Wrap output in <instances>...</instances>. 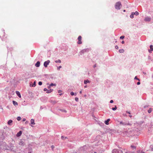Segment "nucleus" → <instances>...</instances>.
<instances>
[{
	"label": "nucleus",
	"instance_id": "nucleus-1",
	"mask_svg": "<svg viewBox=\"0 0 153 153\" xmlns=\"http://www.w3.org/2000/svg\"><path fill=\"white\" fill-rule=\"evenodd\" d=\"M131 149H132V150H133L132 151H128L127 152H126L125 153H134V152L135 151L136 147L134 146L131 145L130 146Z\"/></svg>",
	"mask_w": 153,
	"mask_h": 153
},
{
	"label": "nucleus",
	"instance_id": "nucleus-2",
	"mask_svg": "<svg viewBox=\"0 0 153 153\" xmlns=\"http://www.w3.org/2000/svg\"><path fill=\"white\" fill-rule=\"evenodd\" d=\"M121 6V4L120 2L119 1L117 2L115 5V8L117 10H119L120 8V7Z\"/></svg>",
	"mask_w": 153,
	"mask_h": 153
},
{
	"label": "nucleus",
	"instance_id": "nucleus-3",
	"mask_svg": "<svg viewBox=\"0 0 153 153\" xmlns=\"http://www.w3.org/2000/svg\"><path fill=\"white\" fill-rule=\"evenodd\" d=\"M112 153H123L122 150H119L117 149H114L112 151Z\"/></svg>",
	"mask_w": 153,
	"mask_h": 153
},
{
	"label": "nucleus",
	"instance_id": "nucleus-4",
	"mask_svg": "<svg viewBox=\"0 0 153 153\" xmlns=\"http://www.w3.org/2000/svg\"><path fill=\"white\" fill-rule=\"evenodd\" d=\"M120 124L122 125H129V126H131V124L130 123H129L128 122H120Z\"/></svg>",
	"mask_w": 153,
	"mask_h": 153
},
{
	"label": "nucleus",
	"instance_id": "nucleus-5",
	"mask_svg": "<svg viewBox=\"0 0 153 153\" xmlns=\"http://www.w3.org/2000/svg\"><path fill=\"white\" fill-rule=\"evenodd\" d=\"M82 37L81 36H79L78 38V41L77 42V43L79 44H81L82 43V42L81 41Z\"/></svg>",
	"mask_w": 153,
	"mask_h": 153
},
{
	"label": "nucleus",
	"instance_id": "nucleus-6",
	"mask_svg": "<svg viewBox=\"0 0 153 153\" xmlns=\"http://www.w3.org/2000/svg\"><path fill=\"white\" fill-rule=\"evenodd\" d=\"M50 61L49 60H48L46 61H45L44 63V65L45 67H47Z\"/></svg>",
	"mask_w": 153,
	"mask_h": 153
},
{
	"label": "nucleus",
	"instance_id": "nucleus-7",
	"mask_svg": "<svg viewBox=\"0 0 153 153\" xmlns=\"http://www.w3.org/2000/svg\"><path fill=\"white\" fill-rule=\"evenodd\" d=\"M88 51H89V49H84L81 51V52H80L81 55H82V54H83L85 52H87Z\"/></svg>",
	"mask_w": 153,
	"mask_h": 153
},
{
	"label": "nucleus",
	"instance_id": "nucleus-8",
	"mask_svg": "<svg viewBox=\"0 0 153 153\" xmlns=\"http://www.w3.org/2000/svg\"><path fill=\"white\" fill-rule=\"evenodd\" d=\"M151 18L150 17H146L144 19V20L146 22H149L151 21Z\"/></svg>",
	"mask_w": 153,
	"mask_h": 153
},
{
	"label": "nucleus",
	"instance_id": "nucleus-9",
	"mask_svg": "<svg viewBox=\"0 0 153 153\" xmlns=\"http://www.w3.org/2000/svg\"><path fill=\"white\" fill-rule=\"evenodd\" d=\"M150 50H149V53H151L152 51H153V46L152 45H151L150 46Z\"/></svg>",
	"mask_w": 153,
	"mask_h": 153
},
{
	"label": "nucleus",
	"instance_id": "nucleus-10",
	"mask_svg": "<svg viewBox=\"0 0 153 153\" xmlns=\"http://www.w3.org/2000/svg\"><path fill=\"white\" fill-rule=\"evenodd\" d=\"M22 131H20L19 132L16 134V136L18 137H19L22 134Z\"/></svg>",
	"mask_w": 153,
	"mask_h": 153
},
{
	"label": "nucleus",
	"instance_id": "nucleus-11",
	"mask_svg": "<svg viewBox=\"0 0 153 153\" xmlns=\"http://www.w3.org/2000/svg\"><path fill=\"white\" fill-rule=\"evenodd\" d=\"M16 94L19 97V98H21V94L20 93V92L19 91H16Z\"/></svg>",
	"mask_w": 153,
	"mask_h": 153
},
{
	"label": "nucleus",
	"instance_id": "nucleus-12",
	"mask_svg": "<svg viewBox=\"0 0 153 153\" xmlns=\"http://www.w3.org/2000/svg\"><path fill=\"white\" fill-rule=\"evenodd\" d=\"M40 62L39 61H38L35 64V65L36 67H39L40 66Z\"/></svg>",
	"mask_w": 153,
	"mask_h": 153
},
{
	"label": "nucleus",
	"instance_id": "nucleus-13",
	"mask_svg": "<svg viewBox=\"0 0 153 153\" xmlns=\"http://www.w3.org/2000/svg\"><path fill=\"white\" fill-rule=\"evenodd\" d=\"M110 120V119H108L106 120L105 121V123L106 125H108L109 124V122Z\"/></svg>",
	"mask_w": 153,
	"mask_h": 153
},
{
	"label": "nucleus",
	"instance_id": "nucleus-14",
	"mask_svg": "<svg viewBox=\"0 0 153 153\" xmlns=\"http://www.w3.org/2000/svg\"><path fill=\"white\" fill-rule=\"evenodd\" d=\"M19 144L20 145H21V146H23L25 145V143H24V142L23 141H21L19 142Z\"/></svg>",
	"mask_w": 153,
	"mask_h": 153
},
{
	"label": "nucleus",
	"instance_id": "nucleus-15",
	"mask_svg": "<svg viewBox=\"0 0 153 153\" xmlns=\"http://www.w3.org/2000/svg\"><path fill=\"white\" fill-rule=\"evenodd\" d=\"M88 83H90V81H89L87 79L84 80V83L85 84H86Z\"/></svg>",
	"mask_w": 153,
	"mask_h": 153
},
{
	"label": "nucleus",
	"instance_id": "nucleus-16",
	"mask_svg": "<svg viewBox=\"0 0 153 153\" xmlns=\"http://www.w3.org/2000/svg\"><path fill=\"white\" fill-rule=\"evenodd\" d=\"M31 124L33 125H35V123L34 122V120L33 119H31L30 120Z\"/></svg>",
	"mask_w": 153,
	"mask_h": 153
},
{
	"label": "nucleus",
	"instance_id": "nucleus-17",
	"mask_svg": "<svg viewBox=\"0 0 153 153\" xmlns=\"http://www.w3.org/2000/svg\"><path fill=\"white\" fill-rule=\"evenodd\" d=\"M12 122L13 121L12 120H10L8 121L7 123L9 125H11Z\"/></svg>",
	"mask_w": 153,
	"mask_h": 153
},
{
	"label": "nucleus",
	"instance_id": "nucleus-18",
	"mask_svg": "<svg viewBox=\"0 0 153 153\" xmlns=\"http://www.w3.org/2000/svg\"><path fill=\"white\" fill-rule=\"evenodd\" d=\"M137 153H144V152L143 150H139L137 151Z\"/></svg>",
	"mask_w": 153,
	"mask_h": 153
},
{
	"label": "nucleus",
	"instance_id": "nucleus-19",
	"mask_svg": "<svg viewBox=\"0 0 153 153\" xmlns=\"http://www.w3.org/2000/svg\"><path fill=\"white\" fill-rule=\"evenodd\" d=\"M53 91V89H50L49 90H48L47 91H46V93H51L52 91Z\"/></svg>",
	"mask_w": 153,
	"mask_h": 153
},
{
	"label": "nucleus",
	"instance_id": "nucleus-20",
	"mask_svg": "<svg viewBox=\"0 0 153 153\" xmlns=\"http://www.w3.org/2000/svg\"><path fill=\"white\" fill-rule=\"evenodd\" d=\"M13 104L14 105H18L17 102H16V101H15L13 100Z\"/></svg>",
	"mask_w": 153,
	"mask_h": 153
},
{
	"label": "nucleus",
	"instance_id": "nucleus-21",
	"mask_svg": "<svg viewBox=\"0 0 153 153\" xmlns=\"http://www.w3.org/2000/svg\"><path fill=\"white\" fill-rule=\"evenodd\" d=\"M119 52L120 53H123L124 51V50L123 49H120L119 51Z\"/></svg>",
	"mask_w": 153,
	"mask_h": 153
},
{
	"label": "nucleus",
	"instance_id": "nucleus-22",
	"mask_svg": "<svg viewBox=\"0 0 153 153\" xmlns=\"http://www.w3.org/2000/svg\"><path fill=\"white\" fill-rule=\"evenodd\" d=\"M134 15L137 16L139 15V13L137 11H136L135 12H133Z\"/></svg>",
	"mask_w": 153,
	"mask_h": 153
},
{
	"label": "nucleus",
	"instance_id": "nucleus-23",
	"mask_svg": "<svg viewBox=\"0 0 153 153\" xmlns=\"http://www.w3.org/2000/svg\"><path fill=\"white\" fill-rule=\"evenodd\" d=\"M55 62L56 63H61V61L60 60V59H58V60H56L55 61Z\"/></svg>",
	"mask_w": 153,
	"mask_h": 153
},
{
	"label": "nucleus",
	"instance_id": "nucleus-24",
	"mask_svg": "<svg viewBox=\"0 0 153 153\" xmlns=\"http://www.w3.org/2000/svg\"><path fill=\"white\" fill-rule=\"evenodd\" d=\"M134 13H133V12H132L131 15H130V17L131 18H134Z\"/></svg>",
	"mask_w": 153,
	"mask_h": 153
},
{
	"label": "nucleus",
	"instance_id": "nucleus-25",
	"mask_svg": "<svg viewBox=\"0 0 153 153\" xmlns=\"http://www.w3.org/2000/svg\"><path fill=\"white\" fill-rule=\"evenodd\" d=\"M152 110V108H150L148 111V112L149 113H150Z\"/></svg>",
	"mask_w": 153,
	"mask_h": 153
},
{
	"label": "nucleus",
	"instance_id": "nucleus-26",
	"mask_svg": "<svg viewBox=\"0 0 153 153\" xmlns=\"http://www.w3.org/2000/svg\"><path fill=\"white\" fill-rule=\"evenodd\" d=\"M71 94V95L72 96H73L74 95H76V93H75V94L73 92H71V93H70Z\"/></svg>",
	"mask_w": 153,
	"mask_h": 153
},
{
	"label": "nucleus",
	"instance_id": "nucleus-27",
	"mask_svg": "<svg viewBox=\"0 0 153 153\" xmlns=\"http://www.w3.org/2000/svg\"><path fill=\"white\" fill-rule=\"evenodd\" d=\"M36 81H35L33 82V84L32 85V86L33 87H34L36 86Z\"/></svg>",
	"mask_w": 153,
	"mask_h": 153
},
{
	"label": "nucleus",
	"instance_id": "nucleus-28",
	"mask_svg": "<svg viewBox=\"0 0 153 153\" xmlns=\"http://www.w3.org/2000/svg\"><path fill=\"white\" fill-rule=\"evenodd\" d=\"M112 109L113 110L115 111L117 109V107L116 105H115V107L114 108H112Z\"/></svg>",
	"mask_w": 153,
	"mask_h": 153
},
{
	"label": "nucleus",
	"instance_id": "nucleus-29",
	"mask_svg": "<svg viewBox=\"0 0 153 153\" xmlns=\"http://www.w3.org/2000/svg\"><path fill=\"white\" fill-rule=\"evenodd\" d=\"M59 110L61 111H62V112H65V113L67 112L65 110L60 109Z\"/></svg>",
	"mask_w": 153,
	"mask_h": 153
},
{
	"label": "nucleus",
	"instance_id": "nucleus-30",
	"mask_svg": "<svg viewBox=\"0 0 153 153\" xmlns=\"http://www.w3.org/2000/svg\"><path fill=\"white\" fill-rule=\"evenodd\" d=\"M50 86H56V84H53V83H51L50 85Z\"/></svg>",
	"mask_w": 153,
	"mask_h": 153
},
{
	"label": "nucleus",
	"instance_id": "nucleus-31",
	"mask_svg": "<svg viewBox=\"0 0 153 153\" xmlns=\"http://www.w3.org/2000/svg\"><path fill=\"white\" fill-rule=\"evenodd\" d=\"M17 120H18L19 121L21 120V118L20 117H18L17 118Z\"/></svg>",
	"mask_w": 153,
	"mask_h": 153
},
{
	"label": "nucleus",
	"instance_id": "nucleus-32",
	"mask_svg": "<svg viewBox=\"0 0 153 153\" xmlns=\"http://www.w3.org/2000/svg\"><path fill=\"white\" fill-rule=\"evenodd\" d=\"M66 138H67L66 137H64L63 136H62V137H61V138L62 140H64Z\"/></svg>",
	"mask_w": 153,
	"mask_h": 153
},
{
	"label": "nucleus",
	"instance_id": "nucleus-33",
	"mask_svg": "<svg viewBox=\"0 0 153 153\" xmlns=\"http://www.w3.org/2000/svg\"><path fill=\"white\" fill-rule=\"evenodd\" d=\"M38 84L39 85H42V82H41V81L39 82H38Z\"/></svg>",
	"mask_w": 153,
	"mask_h": 153
},
{
	"label": "nucleus",
	"instance_id": "nucleus-34",
	"mask_svg": "<svg viewBox=\"0 0 153 153\" xmlns=\"http://www.w3.org/2000/svg\"><path fill=\"white\" fill-rule=\"evenodd\" d=\"M125 37V36H121L120 37V39H123Z\"/></svg>",
	"mask_w": 153,
	"mask_h": 153
},
{
	"label": "nucleus",
	"instance_id": "nucleus-35",
	"mask_svg": "<svg viewBox=\"0 0 153 153\" xmlns=\"http://www.w3.org/2000/svg\"><path fill=\"white\" fill-rule=\"evenodd\" d=\"M134 79H137V80H138V81H140V79H138V78H137V77L136 76L135 77V78H134Z\"/></svg>",
	"mask_w": 153,
	"mask_h": 153
},
{
	"label": "nucleus",
	"instance_id": "nucleus-36",
	"mask_svg": "<svg viewBox=\"0 0 153 153\" xmlns=\"http://www.w3.org/2000/svg\"><path fill=\"white\" fill-rule=\"evenodd\" d=\"M62 68V66H60L57 68V69L58 70H59L60 69V68Z\"/></svg>",
	"mask_w": 153,
	"mask_h": 153
},
{
	"label": "nucleus",
	"instance_id": "nucleus-37",
	"mask_svg": "<svg viewBox=\"0 0 153 153\" xmlns=\"http://www.w3.org/2000/svg\"><path fill=\"white\" fill-rule=\"evenodd\" d=\"M78 97H75V100L76 101V102L78 101Z\"/></svg>",
	"mask_w": 153,
	"mask_h": 153
},
{
	"label": "nucleus",
	"instance_id": "nucleus-38",
	"mask_svg": "<svg viewBox=\"0 0 153 153\" xmlns=\"http://www.w3.org/2000/svg\"><path fill=\"white\" fill-rule=\"evenodd\" d=\"M115 48H116V49H118L119 47H118V46H117V45H116V46H115Z\"/></svg>",
	"mask_w": 153,
	"mask_h": 153
},
{
	"label": "nucleus",
	"instance_id": "nucleus-39",
	"mask_svg": "<svg viewBox=\"0 0 153 153\" xmlns=\"http://www.w3.org/2000/svg\"><path fill=\"white\" fill-rule=\"evenodd\" d=\"M51 148H52V149L53 150V149L54 148V146L52 145V146H51Z\"/></svg>",
	"mask_w": 153,
	"mask_h": 153
},
{
	"label": "nucleus",
	"instance_id": "nucleus-40",
	"mask_svg": "<svg viewBox=\"0 0 153 153\" xmlns=\"http://www.w3.org/2000/svg\"><path fill=\"white\" fill-rule=\"evenodd\" d=\"M47 90H48V89L46 88H45L44 89V91H47Z\"/></svg>",
	"mask_w": 153,
	"mask_h": 153
},
{
	"label": "nucleus",
	"instance_id": "nucleus-41",
	"mask_svg": "<svg viewBox=\"0 0 153 153\" xmlns=\"http://www.w3.org/2000/svg\"><path fill=\"white\" fill-rule=\"evenodd\" d=\"M84 147H85V146H84L83 147H81V148H80V149H81V150H83Z\"/></svg>",
	"mask_w": 153,
	"mask_h": 153
},
{
	"label": "nucleus",
	"instance_id": "nucleus-42",
	"mask_svg": "<svg viewBox=\"0 0 153 153\" xmlns=\"http://www.w3.org/2000/svg\"><path fill=\"white\" fill-rule=\"evenodd\" d=\"M151 57L150 56H149L148 57V59L149 60H151Z\"/></svg>",
	"mask_w": 153,
	"mask_h": 153
},
{
	"label": "nucleus",
	"instance_id": "nucleus-43",
	"mask_svg": "<svg viewBox=\"0 0 153 153\" xmlns=\"http://www.w3.org/2000/svg\"><path fill=\"white\" fill-rule=\"evenodd\" d=\"M110 103H113V101L112 100H110Z\"/></svg>",
	"mask_w": 153,
	"mask_h": 153
},
{
	"label": "nucleus",
	"instance_id": "nucleus-44",
	"mask_svg": "<svg viewBox=\"0 0 153 153\" xmlns=\"http://www.w3.org/2000/svg\"><path fill=\"white\" fill-rule=\"evenodd\" d=\"M140 82H137V85H140Z\"/></svg>",
	"mask_w": 153,
	"mask_h": 153
},
{
	"label": "nucleus",
	"instance_id": "nucleus-45",
	"mask_svg": "<svg viewBox=\"0 0 153 153\" xmlns=\"http://www.w3.org/2000/svg\"><path fill=\"white\" fill-rule=\"evenodd\" d=\"M148 106V105H145L144 106V108H146Z\"/></svg>",
	"mask_w": 153,
	"mask_h": 153
},
{
	"label": "nucleus",
	"instance_id": "nucleus-46",
	"mask_svg": "<svg viewBox=\"0 0 153 153\" xmlns=\"http://www.w3.org/2000/svg\"><path fill=\"white\" fill-rule=\"evenodd\" d=\"M62 91L61 90H59L58 91V93H61V92Z\"/></svg>",
	"mask_w": 153,
	"mask_h": 153
},
{
	"label": "nucleus",
	"instance_id": "nucleus-47",
	"mask_svg": "<svg viewBox=\"0 0 153 153\" xmlns=\"http://www.w3.org/2000/svg\"><path fill=\"white\" fill-rule=\"evenodd\" d=\"M23 121H25L26 120V119L25 118H23Z\"/></svg>",
	"mask_w": 153,
	"mask_h": 153
},
{
	"label": "nucleus",
	"instance_id": "nucleus-48",
	"mask_svg": "<svg viewBox=\"0 0 153 153\" xmlns=\"http://www.w3.org/2000/svg\"><path fill=\"white\" fill-rule=\"evenodd\" d=\"M121 43L122 44H123L124 43V41H123Z\"/></svg>",
	"mask_w": 153,
	"mask_h": 153
},
{
	"label": "nucleus",
	"instance_id": "nucleus-49",
	"mask_svg": "<svg viewBox=\"0 0 153 153\" xmlns=\"http://www.w3.org/2000/svg\"><path fill=\"white\" fill-rule=\"evenodd\" d=\"M126 113H128V114H130V112H129V111H126Z\"/></svg>",
	"mask_w": 153,
	"mask_h": 153
},
{
	"label": "nucleus",
	"instance_id": "nucleus-50",
	"mask_svg": "<svg viewBox=\"0 0 153 153\" xmlns=\"http://www.w3.org/2000/svg\"><path fill=\"white\" fill-rule=\"evenodd\" d=\"M51 86H50V85H49V86H48V89H49V88H51Z\"/></svg>",
	"mask_w": 153,
	"mask_h": 153
},
{
	"label": "nucleus",
	"instance_id": "nucleus-51",
	"mask_svg": "<svg viewBox=\"0 0 153 153\" xmlns=\"http://www.w3.org/2000/svg\"><path fill=\"white\" fill-rule=\"evenodd\" d=\"M96 67V64H95L94 65V68H95Z\"/></svg>",
	"mask_w": 153,
	"mask_h": 153
},
{
	"label": "nucleus",
	"instance_id": "nucleus-52",
	"mask_svg": "<svg viewBox=\"0 0 153 153\" xmlns=\"http://www.w3.org/2000/svg\"><path fill=\"white\" fill-rule=\"evenodd\" d=\"M143 73L144 74H146V73L145 72H143Z\"/></svg>",
	"mask_w": 153,
	"mask_h": 153
},
{
	"label": "nucleus",
	"instance_id": "nucleus-53",
	"mask_svg": "<svg viewBox=\"0 0 153 153\" xmlns=\"http://www.w3.org/2000/svg\"><path fill=\"white\" fill-rule=\"evenodd\" d=\"M79 93L80 94H81L82 93V91H80L79 92Z\"/></svg>",
	"mask_w": 153,
	"mask_h": 153
},
{
	"label": "nucleus",
	"instance_id": "nucleus-54",
	"mask_svg": "<svg viewBox=\"0 0 153 153\" xmlns=\"http://www.w3.org/2000/svg\"><path fill=\"white\" fill-rule=\"evenodd\" d=\"M87 85H85V86H84V88H87Z\"/></svg>",
	"mask_w": 153,
	"mask_h": 153
},
{
	"label": "nucleus",
	"instance_id": "nucleus-55",
	"mask_svg": "<svg viewBox=\"0 0 153 153\" xmlns=\"http://www.w3.org/2000/svg\"><path fill=\"white\" fill-rule=\"evenodd\" d=\"M129 117H132V116H131V115H129Z\"/></svg>",
	"mask_w": 153,
	"mask_h": 153
},
{
	"label": "nucleus",
	"instance_id": "nucleus-56",
	"mask_svg": "<svg viewBox=\"0 0 153 153\" xmlns=\"http://www.w3.org/2000/svg\"><path fill=\"white\" fill-rule=\"evenodd\" d=\"M28 153H32L31 152H28Z\"/></svg>",
	"mask_w": 153,
	"mask_h": 153
},
{
	"label": "nucleus",
	"instance_id": "nucleus-57",
	"mask_svg": "<svg viewBox=\"0 0 153 153\" xmlns=\"http://www.w3.org/2000/svg\"><path fill=\"white\" fill-rule=\"evenodd\" d=\"M123 11H124V12H125V10H123Z\"/></svg>",
	"mask_w": 153,
	"mask_h": 153
},
{
	"label": "nucleus",
	"instance_id": "nucleus-58",
	"mask_svg": "<svg viewBox=\"0 0 153 153\" xmlns=\"http://www.w3.org/2000/svg\"><path fill=\"white\" fill-rule=\"evenodd\" d=\"M59 94L60 95H62V94Z\"/></svg>",
	"mask_w": 153,
	"mask_h": 153
},
{
	"label": "nucleus",
	"instance_id": "nucleus-59",
	"mask_svg": "<svg viewBox=\"0 0 153 153\" xmlns=\"http://www.w3.org/2000/svg\"><path fill=\"white\" fill-rule=\"evenodd\" d=\"M152 77L153 78V75H152Z\"/></svg>",
	"mask_w": 153,
	"mask_h": 153
},
{
	"label": "nucleus",
	"instance_id": "nucleus-60",
	"mask_svg": "<svg viewBox=\"0 0 153 153\" xmlns=\"http://www.w3.org/2000/svg\"><path fill=\"white\" fill-rule=\"evenodd\" d=\"M94 153H97V152H94Z\"/></svg>",
	"mask_w": 153,
	"mask_h": 153
},
{
	"label": "nucleus",
	"instance_id": "nucleus-61",
	"mask_svg": "<svg viewBox=\"0 0 153 153\" xmlns=\"http://www.w3.org/2000/svg\"><path fill=\"white\" fill-rule=\"evenodd\" d=\"M151 146H150V147H151Z\"/></svg>",
	"mask_w": 153,
	"mask_h": 153
}]
</instances>
